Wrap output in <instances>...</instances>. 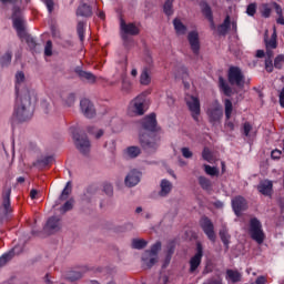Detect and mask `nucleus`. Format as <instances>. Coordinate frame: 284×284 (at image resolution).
<instances>
[{
    "instance_id": "ea45409f",
    "label": "nucleus",
    "mask_w": 284,
    "mask_h": 284,
    "mask_svg": "<svg viewBox=\"0 0 284 284\" xmlns=\"http://www.w3.org/2000/svg\"><path fill=\"white\" fill-rule=\"evenodd\" d=\"M77 32L80 41H84L85 39V23L80 21L78 22Z\"/></svg>"
},
{
    "instance_id": "aec40b11",
    "label": "nucleus",
    "mask_w": 284,
    "mask_h": 284,
    "mask_svg": "<svg viewBox=\"0 0 284 284\" xmlns=\"http://www.w3.org/2000/svg\"><path fill=\"white\" fill-rule=\"evenodd\" d=\"M225 280L227 283H241L243 281V273L239 272V270H226Z\"/></svg>"
},
{
    "instance_id": "f257e3e1",
    "label": "nucleus",
    "mask_w": 284,
    "mask_h": 284,
    "mask_svg": "<svg viewBox=\"0 0 284 284\" xmlns=\"http://www.w3.org/2000/svg\"><path fill=\"white\" fill-rule=\"evenodd\" d=\"M32 99H36L34 91H31L26 85V73L18 71L16 73V105L13 116L21 123L30 121L34 116Z\"/></svg>"
},
{
    "instance_id": "052dcab7",
    "label": "nucleus",
    "mask_w": 284,
    "mask_h": 284,
    "mask_svg": "<svg viewBox=\"0 0 284 284\" xmlns=\"http://www.w3.org/2000/svg\"><path fill=\"white\" fill-rule=\"evenodd\" d=\"M181 152L184 159H192L193 153L189 148H182Z\"/></svg>"
},
{
    "instance_id": "2eb2a0df",
    "label": "nucleus",
    "mask_w": 284,
    "mask_h": 284,
    "mask_svg": "<svg viewBox=\"0 0 284 284\" xmlns=\"http://www.w3.org/2000/svg\"><path fill=\"white\" fill-rule=\"evenodd\" d=\"M80 110L87 119H94L97 115V109L89 99H82L80 101Z\"/></svg>"
},
{
    "instance_id": "c85d7f7f",
    "label": "nucleus",
    "mask_w": 284,
    "mask_h": 284,
    "mask_svg": "<svg viewBox=\"0 0 284 284\" xmlns=\"http://www.w3.org/2000/svg\"><path fill=\"white\" fill-rule=\"evenodd\" d=\"M173 26H174V30L176 32V34H185L187 32V27H185V24H183V22L181 21V19L175 18L173 20Z\"/></svg>"
},
{
    "instance_id": "412c9836",
    "label": "nucleus",
    "mask_w": 284,
    "mask_h": 284,
    "mask_svg": "<svg viewBox=\"0 0 284 284\" xmlns=\"http://www.w3.org/2000/svg\"><path fill=\"white\" fill-rule=\"evenodd\" d=\"M272 187H274V184L270 180L261 181L257 185L258 192L264 196H270L272 194Z\"/></svg>"
},
{
    "instance_id": "4d7b16f0",
    "label": "nucleus",
    "mask_w": 284,
    "mask_h": 284,
    "mask_svg": "<svg viewBox=\"0 0 284 284\" xmlns=\"http://www.w3.org/2000/svg\"><path fill=\"white\" fill-rule=\"evenodd\" d=\"M103 192H105V194H108V196H112L114 189L112 187V184L106 183L103 185Z\"/></svg>"
},
{
    "instance_id": "13d9d810",
    "label": "nucleus",
    "mask_w": 284,
    "mask_h": 284,
    "mask_svg": "<svg viewBox=\"0 0 284 284\" xmlns=\"http://www.w3.org/2000/svg\"><path fill=\"white\" fill-rule=\"evenodd\" d=\"M250 132H252V124H250V122H245L243 124V134L250 136Z\"/></svg>"
},
{
    "instance_id": "3c124183",
    "label": "nucleus",
    "mask_w": 284,
    "mask_h": 284,
    "mask_svg": "<svg viewBox=\"0 0 284 284\" xmlns=\"http://www.w3.org/2000/svg\"><path fill=\"white\" fill-rule=\"evenodd\" d=\"M132 90V82L130 80L123 78L122 79V92H130Z\"/></svg>"
},
{
    "instance_id": "c03bdc74",
    "label": "nucleus",
    "mask_w": 284,
    "mask_h": 284,
    "mask_svg": "<svg viewBox=\"0 0 284 284\" xmlns=\"http://www.w3.org/2000/svg\"><path fill=\"white\" fill-rule=\"evenodd\" d=\"M204 172L209 175V176H219V169L215 166H211L205 164L204 165Z\"/></svg>"
},
{
    "instance_id": "bf43d9fd",
    "label": "nucleus",
    "mask_w": 284,
    "mask_h": 284,
    "mask_svg": "<svg viewBox=\"0 0 284 284\" xmlns=\"http://www.w3.org/2000/svg\"><path fill=\"white\" fill-rule=\"evenodd\" d=\"M74 101H77V98L74 95V93L69 94L67 101H65V105H68V108L74 105Z\"/></svg>"
},
{
    "instance_id": "6e6552de",
    "label": "nucleus",
    "mask_w": 284,
    "mask_h": 284,
    "mask_svg": "<svg viewBox=\"0 0 284 284\" xmlns=\"http://www.w3.org/2000/svg\"><path fill=\"white\" fill-rule=\"evenodd\" d=\"M11 189H6L2 193V205L0 206V225L8 221L10 214H12V206L10 205Z\"/></svg>"
},
{
    "instance_id": "f8f14e48",
    "label": "nucleus",
    "mask_w": 284,
    "mask_h": 284,
    "mask_svg": "<svg viewBox=\"0 0 284 284\" xmlns=\"http://www.w3.org/2000/svg\"><path fill=\"white\" fill-rule=\"evenodd\" d=\"M200 227L212 243L216 242V232H214V223L210 217L202 216L200 220Z\"/></svg>"
},
{
    "instance_id": "393cba45",
    "label": "nucleus",
    "mask_w": 284,
    "mask_h": 284,
    "mask_svg": "<svg viewBox=\"0 0 284 284\" xmlns=\"http://www.w3.org/2000/svg\"><path fill=\"white\" fill-rule=\"evenodd\" d=\"M160 196H168V194H170L172 192V182H170L169 180H162L160 183Z\"/></svg>"
},
{
    "instance_id": "e2e57ef3",
    "label": "nucleus",
    "mask_w": 284,
    "mask_h": 284,
    "mask_svg": "<svg viewBox=\"0 0 284 284\" xmlns=\"http://www.w3.org/2000/svg\"><path fill=\"white\" fill-rule=\"evenodd\" d=\"M255 284H267V277L260 275L255 280Z\"/></svg>"
},
{
    "instance_id": "423d86ee",
    "label": "nucleus",
    "mask_w": 284,
    "mask_h": 284,
    "mask_svg": "<svg viewBox=\"0 0 284 284\" xmlns=\"http://www.w3.org/2000/svg\"><path fill=\"white\" fill-rule=\"evenodd\" d=\"M128 114L130 116H143L145 114V95L140 94L130 102Z\"/></svg>"
},
{
    "instance_id": "4c0bfd02",
    "label": "nucleus",
    "mask_w": 284,
    "mask_h": 284,
    "mask_svg": "<svg viewBox=\"0 0 284 284\" xmlns=\"http://www.w3.org/2000/svg\"><path fill=\"white\" fill-rule=\"evenodd\" d=\"M87 132L89 134H95V139H101L102 135L104 134L103 130L97 129L94 125H90L87 128Z\"/></svg>"
},
{
    "instance_id": "39448f33",
    "label": "nucleus",
    "mask_w": 284,
    "mask_h": 284,
    "mask_svg": "<svg viewBox=\"0 0 284 284\" xmlns=\"http://www.w3.org/2000/svg\"><path fill=\"white\" fill-rule=\"evenodd\" d=\"M248 232L251 239L255 241L257 245H263V242L265 241V233L263 232V225L261 224V221H258V219H251Z\"/></svg>"
},
{
    "instance_id": "864d4df0",
    "label": "nucleus",
    "mask_w": 284,
    "mask_h": 284,
    "mask_svg": "<svg viewBox=\"0 0 284 284\" xmlns=\"http://www.w3.org/2000/svg\"><path fill=\"white\" fill-rule=\"evenodd\" d=\"M202 159H204V161H207L209 163H212V152L210 151V149L203 150Z\"/></svg>"
},
{
    "instance_id": "72a5a7b5",
    "label": "nucleus",
    "mask_w": 284,
    "mask_h": 284,
    "mask_svg": "<svg viewBox=\"0 0 284 284\" xmlns=\"http://www.w3.org/2000/svg\"><path fill=\"white\" fill-rule=\"evenodd\" d=\"M72 194V182H67L64 189L62 190L59 201H67L68 196Z\"/></svg>"
},
{
    "instance_id": "4be33fe9",
    "label": "nucleus",
    "mask_w": 284,
    "mask_h": 284,
    "mask_svg": "<svg viewBox=\"0 0 284 284\" xmlns=\"http://www.w3.org/2000/svg\"><path fill=\"white\" fill-rule=\"evenodd\" d=\"M200 8L204 17H206L211 26L214 28V16L212 14V8H210V4H207L205 1H201Z\"/></svg>"
},
{
    "instance_id": "9b49d317",
    "label": "nucleus",
    "mask_w": 284,
    "mask_h": 284,
    "mask_svg": "<svg viewBox=\"0 0 284 284\" xmlns=\"http://www.w3.org/2000/svg\"><path fill=\"white\" fill-rule=\"evenodd\" d=\"M185 103L192 119L199 122V116H201V100L199 99V97L186 95Z\"/></svg>"
},
{
    "instance_id": "69168bd1",
    "label": "nucleus",
    "mask_w": 284,
    "mask_h": 284,
    "mask_svg": "<svg viewBox=\"0 0 284 284\" xmlns=\"http://www.w3.org/2000/svg\"><path fill=\"white\" fill-rule=\"evenodd\" d=\"M281 154H283V152L281 150H274V151H272L271 156H272V159L276 160L281 156Z\"/></svg>"
},
{
    "instance_id": "f03ea898",
    "label": "nucleus",
    "mask_w": 284,
    "mask_h": 284,
    "mask_svg": "<svg viewBox=\"0 0 284 284\" xmlns=\"http://www.w3.org/2000/svg\"><path fill=\"white\" fill-rule=\"evenodd\" d=\"M143 134H140V143L144 150L154 152L159 148L156 138V114L151 113L142 120Z\"/></svg>"
},
{
    "instance_id": "1a4fd4ad",
    "label": "nucleus",
    "mask_w": 284,
    "mask_h": 284,
    "mask_svg": "<svg viewBox=\"0 0 284 284\" xmlns=\"http://www.w3.org/2000/svg\"><path fill=\"white\" fill-rule=\"evenodd\" d=\"M70 132L71 134H73V139L75 141V145L79 150V152H81V154H90V140L88 139V135H77L79 133V131L77 130V128L71 126L70 128Z\"/></svg>"
},
{
    "instance_id": "a19ab883",
    "label": "nucleus",
    "mask_w": 284,
    "mask_h": 284,
    "mask_svg": "<svg viewBox=\"0 0 284 284\" xmlns=\"http://www.w3.org/2000/svg\"><path fill=\"white\" fill-rule=\"evenodd\" d=\"M0 63L2 67L8 65L9 63H12V51H7L0 59Z\"/></svg>"
},
{
    "instance_id": "a211bd4d",
    "label": "nucleus",
    "mask_w": 284,
    "mask_h": 284,
    "mask_svg": "<svg viewBox=\"0 0 284 284\" xmlns=\"http://www.w3.org/2000/svg\"><path fill=\"white\" fill-rule=\"evenodd\" d=\"M189 43L191 45V50L193 54H199L201 50V42L199 40V32L196 31H191L187 36Z\"/></svg>"
},
{
    "instance_id": "7c9ffc66",
    "label": "nucleus",
    "mask_w": 284,
    "mask_h": 284,
    "mask_svg": "<svg viewBox=\"0 0 284 284\" xmlns=\"http://www.w3.org/2000/svg\"><path fill=\"white\" fill-rule=\"evenodd\" d=\"M78 17H92V7L83 3L77 10Z\"/></svg>"
},
{
    "instance_id": "0e129e2a",
    "label": "nucleus",
    "mask_w": 284,
    "mask_h": 284,
    "mask_svg": "<svg viewBox=\"0 0 284 284\" xmlns=\"http://www.w3.org/2000/svg\"><path fill=\"white\" fill-rule=\"evenodd\" d=\"M168 283H170V277H168V275H161L158 284H168Z\"/></svg>"
},
{
    "instance_id": "774afa93",
    "label": "nucleus",
    "mask_w": 284,
    "mask_h": 284,
    "mask_svg": "<svg viewBox=\"0 0 284 284\" xmlns=\"http://www.w3.org/2000/svg\"><path fill=\"white\" fill-rule=\"evenodd\" d=\"M203 284H222L221 280H207Z\"/></svg>"
},
{
    "instance_id": "5701e85b",
    "label": "nucleus",
    "mask_w": 284,
    "mask_h": 284,
    "mask_svg": "<svg viewBox=\"0 0 284 284\" xmlns=\"http://www.w3.org/2000/svg\"><path fill=\"white\" fill-rule=\"evenodd\" d=\"M75 74L80 77V79H83L84 81H88V83H95L97 75L92 74V72L83 71L81 68H75Z\"/></svg>"
},
{
    "instance_id": "9d476101",
    "label": "nucleus",
    "mask_w": 284,
    "mask_h": 284,
    "mask_svg": "<svg viewBox=\"0 0 284 284\" xmlns=\"http://www.w3.org/2000/svg\"><path fill=\"white\" fill-rule=\"evenodd\" d=\"M139 32L136 23L125 22L123 18H120V34L124 43L128 41V37H136Z\"/></svg>"
},
{
    "instance_id": "09e8293b",
    "label": "nucleus",
    "mask_w": 284,
    "mask_h": 284,
    "mask_svg": "<svg viewBox=\"0 0 284 284\" xmlns=\"http://www.w3.org/2000/svg\"><path fill=\"white\" fill-rule=\"evenodd\" d=\"M284 65V55L283 54H280L275 58L274 60V67L277 69V70H282Z\"/></svg>"
},
{
    "instance_id": "dca6fc26",
    "label": "nucleus",
    "mask_w": 284,
    "mask_h": 284,
    "mask_svg": "<svg viewBox=\"0 0 284 284\" xmlns=\"http://www.w3.org/2000/svg\"><path fill=\"white\" fill-rule=\"evenodd\" d=\"M232 209L236 216H241V214L247 210V201H245L243 196H236L232 200Z\"/></svg>"
},
{
    "instance_id": "7ed1b4c3",
    "label": "nucleus",
    "mask_w": 284,
    "mask_h": 284,
    "mask_svg": "<svg viewBox=\"0 0 284 284\" xmlns=\"http://www.w3.org/2000/svg\"><path fill=\"white\" fill-rule=\"evenodd\" d=\"M159 252H161V242H156L151 246L150 251H145L142 255V266L144 270L154 267V264L159 261Z\"/></svg>"
},
{
    "instance_id": "bb28decb",
    "label": "nucleus",
    "mask_w": 284,
    "mask_h": 284,
    "mask_svg": "<svg viewBox=\"0 0 284 284\" xmlns=\"http://www.w3.org/2000/svg\"><path fill=\"white\" fill-rule=\"evenodd\" d=\"M63 278L70 281L71 283H74V281L83 278V273H81L80 271H69L63 274Z\"/></svg>"
},
{
    "instance_id": "a18cd8bd",
    "label": "nucleus",
    "mask_w": 284,
    "mask_h": 284,
    "mask_svg": "<svg viewBox=\"0 0 284 284\" xmlns=\"http://www.w3.org/2000/svg\"><path fill=\"white\" fill-rule=\"evenodd\" d=\"M74 207V200H68L61 207L60 212L61 214H65V212H70Z\"/></svg>"
},
{
    "instance_id": "680f3d73",
    "label": "nucleus",
    "mask_w": 284,
    "mask_h": 284,
    "mask_svg": "<svg viewBox=\"0 0 284 284\" xmlns=\"http://www.w3.org/2000/svg\"><path fill=\"white\" fill-rule=\"evenodd\" d=\"M43 1L48 9V12L52 13V10H54V1L52 0H43Z\"/></svg>"
},
{
    "instance_id": "c9c22d12",
    "label": "nucleus",
    "mask_w": 284,
    "mask_h": 284,
    "mask_svg": "<svg viewBox=\"0 0 284 284\" xmlns=\"http://www.w3.org/2000/svg\"><path fill=\"white\" fill-rule=\"evenodd\" d=\"M234 108L232 105V100L226 99L224 101V112H225V119L226 121H229V119H232V112H233Z\"/></svg>"
},
{
    "instance_id": "a878e982",
    "label": "nucleus",
    "mask_w": 284,
    "mask_h": 284,
    "mask_svg": "<svg viewBox=\"0 0 284 284\" xmlns=\"http://www.w3.org/2000/svg\"><path fill=\"white\" fill-rule=\"evenodd\" d=\"M220 239L226 250H230V239H232V236L230 235L226 226H222V229L220 230Z\"/></svg>"
},
{
    "instance_id": "79ce46f5",
    "label": "nucleus",
    "mask_w": 284,
    "mask_h": 284,
    "mask_svg": "<svg viewBox=\"0 0 284 284\" xmlns=\"http://www.w3.org/2000/svg\"><path fill=\"white\" fill-rule=\"evenodd\" d=\"M146 245H148V242L145 240L134 239L132 241L133 250H143V247H145Z\"/></svg>"
},
{
    "instance_id": "4468645a",
    "label": "nucleus",
    "mask_w": 284,
    "mask_h": 284,
    "mask_svg": "<svg viewBox=\"0 0 284 284\" xmlns=\"http://www.w3.org/2000/svg\"><path fill=\"white\" fill-rule=\"evenodd\" d=\"M201 261H203V246L201 245V243H197L196 253L190 260V273L191 274H194V272H196V270H199V266L201 265Z\"/></svg>"
},
{
    "instance_id": "473e14b6",
    "label": "nucleus",
    "mask_w": 284,
    "mask_h": 284,
    "mask_svg": "<svg viewBox=\"0 0 284 284\" xmlns=\"http://www.w3.org/2000/svg\"><path fill=\"white\" fill-rule=\"evenodd\" d=\"M276 39H277L276 29H274V31L271 36V39L265 40L266 50H276V48L278 45Z\"/></svg>"
},
{
    "instance_id": "603ef678",
    "label": "nucleus",
    "mask_w": 284,
    "mask_h": 284,
    "mask_svg": "<svg viewBox=\"0 0 284 284\" xmlns=\"http://www.w3.org/2000/svg\"><path fill=\"white\" fill-rule=\"evenodd\" d=\"M246 14L248 17H254L256 14V3H250L246 8Z\"/></svg>"
},
{
    "instance_id": "2f4dec72",
    "label": "nucleus",
    "mask_w": 284,
    "mask_h": 284,
    "mask_svg": "<svg viewBox=\"0 0 284 284\" xmlns=\"http://www.w3.org/2000/svg\"><path fill=\"white\" fill-rule=\"evenodd\" d=\"M54 162V156L52 155H45L37 160L36 165L39 168H48V165H51V163Z\"/></svg>"
},
{
    "instance_id": "b1692460",
    "label": "nucleus",
    "mask_w": 284,
    "mask_h": 284,
    "mask_svg": "<svg viewBox=\"0 0 284 284\" xmlns=\"http://www.w3.org/2000/svg\"><path fill=\"white\" fill-rule=\"evenodd\" d=\"M152 70L150 68H143L140 74V84L150 85L152 83Z\"/></svg>"
},
{
    "instance_id": "cd10ccee",
    "label": "nucleus",
    "mask_w": 284,
    "mask_h": 284,
    "mask_svg": "<svg viewBox=\"0 0 284 284\" xmlns=\"http://www.w3.org/2000/svg\"><path fill=\"white\" fill-rule=\"evenodd\" d=\"M219 85L221 92H223L225 97H232V87H230L227 81H225V79H223L222 77L219 78Z\"/></svg>"
},
{
    "instance_id": "e433bc0d",
    "label": "nucleus",
    "mask_w": 284,
    "mask_h": 284,
    "mask_svg": "<svg viewBox=\"0 0 284 284\" xmlns=\"http://www.w3.org/2000/svg\"><path fill=\"white\" fill-rule=\"evenodd\" d=\"M125 152L130 159H136V156H139V154H141V148L129 146Z\"/></svg>"
},
{
    "instance_id": "6e6d98bb",
    "label": "nucleus",
    "mask_w": 284,
    "mask_h": 284,
    "mask_svg": "<svg viewBox=\"0 0 284 284\" xmlns=\"http://www.w3.org/2000/svg\"><path fill=\"white\" fill-rule=\"evenodd\" d=\"M265 70L266 72H274V63L272 59H265Z\"/></svg>"
},
{
    "instance_id": "8fccbe9b",
    "label": "nucleus",
    "mask_w": 284,
    "mask_h": 284,
    "mask_svg": "<svg viewBox=\"0 0 284 284\" xmlns=\"http://www.w3.org/2000/svg\"><path fill=\"white\" fill-rule=\"evenodd\" d=\"M144 63L146 64L144 68H150V70H152V68H154V60L152 59V54H150V53L145 54Z\"/></svg>"
},
{
    "instance_id": "de8ad7c7",
    "label": "nucleus",
    "mask_w": 284,
    "mask_h": 284,
    "mask_svg": "<svg viewBox=\"0 0 284 284\" xmlns=\"http://www.w3.org/2000/svg\"><path fill=\"white\" fill-rule=\"evenodd\" d=\"M172 254H174V246H171L168 250L164 263L162 264L163 270H165V267H168V265H170V261H172Z\"/></svg>"
},
{
    "instance_id": "37998d69",
    "label": "nucleus",
    "mask_w": 284,
    "mask_h": 284,
    "mask_svg": "<svg viewBox=\"0 0 284 284\" xmlns=\"http://www.w3.org/2000/svg\"><path fill=\"white\" fill-rule=\"evenodd\" d=\"M13 252H9V253H4L1 257H0V268L4 267V265H7L9 263V261H12V256H13Z\"/></svg>"
},
{
    "instance_id": "338daca9",
    "label": "nucleus",
    "mask_w": 284,
    "mask_h": 284,
    "mask_svg": "<svg viewBox=\"0 0 284 284\" xmlns=\"http://www.w3.org/2000/svg\"><path fill=\"white\" fill-rule=\"evenodd\" d=\"M280 105L281 108H284V89L280 91Z\"/></svg>"
},
{
    "instance_id": "20e7f679",
    "label": "nucleus",
    "mask_w": 284,
    "mask_h": 284,
    "mask_svg": "<svg viewBox=\"0 0 284 284\" xmlns=\"http://www.w3.org/2000/svg\"><path fill=\"white\" fill-rule=\"evenodd\" d=\"M206 116L209 118V123H212L213 125H219V123H221V119H223V105H221L219 100L209 104Z\"/></svg>"
},
{
    "instance_id": "0eeeda50",
    "label": "nucleus",
    "mask_w": 284,
    "mask_h": 284,
    "mask_svg": "<svg viewBox=\"0 0 284 284\" xmlns=\"http://www.w3.org/2000/svg\"><path fill=\"white\" fill-rule=\"evenodd\" d=\"M229 83L236 88H245V74L239 67H230L227 72Z\"/></svg>"
},
{
    "instance_id": "f3484780",
    "label": "nucleus",
    "mask_w": 284,
    "mask_h": 284,
    "mask_svg": "<svg viewBox=\"0 0 284 284\" xmlns=\"http://www.w3.org/2000/svg\"><path fill=\"white\" fill-rule=\"evenodd\" d=\"M124 183L126 187H134L135 185H139V183H141V172L132 170L125 176Z\"/></svg>"
},
{
    "instance_id": "49530a36",
    "label": "nucleus",
    "mask_w": 284,
    "mask_h": 284,
    "mask_svg": "<svg viewBox=\"0 0 284 284\" xmlns=\"http://www.w3.org/2000/svg\"><path fill=\"white\" fill-rule=\"evenodd\" d=\"M261 14L264 17V19H270V16L272 14V8H270V4L264 3L261 7Z\"/></svg>"
},
{
    "instance_id": "c756f323",
    "label": "nucleus",
    "mask_w": 284,
    "mask_h": 284,
    "mask_svg": "<svg viewBox=\"0 0 284 284\" xmlns=\"http://www.w3.org/2000/svg\"><path fill=\"white\" fill-rule=\"evenodd\" d=\"M199 185L202 187V190H205V192L212 191V181L203 175H200L197 178Z\"/></svg>"
},
{
    "instance_id": "6ab92c4d",
    "label": "nucleus",
    "mask_w": 284,
    "mask_h": 284,
    "mask_svg": "<svg viewBox=\"0 0 284 284\" xmlns=\"http://www.w3.org/2000/svg\"><path fill=\"white\" fill-rule=\"evenodd\" d=\"M61 227V219L57 216H52L47 221L44 230L50 232V234H54V232H59Z\"/></svg>"
},
{
    "instance_id": "f704fd0d",
    "label": "nucleus",
    "mask_w": 284,
    "mask_h": 284,
    "mask_svg": "<svg viewBox=\"0 0 284 284\" xmlns=\"http://www.w3.org/2000/svg\"><path fill=\"white\" fill-rule=\"evenodd\" d=\"M230 30V16H226L223 23L217 27L219 34L225 36Z\"/></svg>"
},
{
    "instance_id": "58836bf2",
    "label": "nucleus",
    "mask_w": 284,
    "mask_h": 284,
    "mask_svg": "<svg viewBox=\"0 0 284 284\" xmlns=\"http://www.w3.org/2000/svg\"><path fill=\"white\" fill-rule=\"evenodd\" d=\"M174 3V0H166L164 6H163V10L164 13L166 14V17H172V14H174V10L172 9V6Z\"/></svg>"
},
{
    "instance_id": "ddd939ff",
    "label": "nucleus",
    "mask_w": 284,
    "mask_h": 284,
    "mask_svg": "<svg viewBox=\"0 0 284 284\" xmlns=\"http://www.w3.org/2000/svg\"><path fill=\"white\" fill-rule=\"evenodd\" d=\"M12 21L14 30L18 32L19 37H21V33L24 32L26 28L23 26V17L21 16V8L18 6L13 8Z\"/></svg>"
},
{
    "instance_id": "5fc2aeb1",
    "label": "nucleus",
    "mask_w": 284,
    "mask_h": 284,
    "mask_svg": "<svg viewBox=\"0 0 284 284\" xmlns=\"http://www.w3.org/2000/svg\"><path fill=\"white\" fill-rule=\"evenodd\" d=\"M44 55L45 57H52V41H47L44 47Z\"/></svg>"
}]
</instances>
